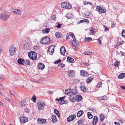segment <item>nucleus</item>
<instances>
[{
  "label": "nucleus",
  "instance_id": "4be33fe9",
  "mask_svg": "<svg viewBox=\"0 0 125 125\" xmlns=\"http://www.w3.org/2000/svg\"><path fill=\"white\" fill-rule=\"evenodd\" d=\"M125 76V73H121L120 75L118 76V79H123L124 78Z\"/></svg>",
  "mask_w": 125,
  "mask_h": 125
},
{
  "label": "nucleus",
  "instance_id": "49530a36",
  "mask_svg": "<svg viewBox=\"0 0 125 125\" xmlns=\"http://www.w3.org/2000/svg\"><path fill=\"white\" fill-rule=\"evenodd\" d=\"M90 32L92 33V34H93L94 33V29H93L92 27H91V28L90 30Z\"/></svg>",
  "mask_w": 125,
  "mask_h": 125
},
{
  "label": "nucleus",
  "instance_id": "bb28decb",
  "mask_svg": "<svg viewBox=\"0 0 125 125\" xmlns=\"http://www.w3.org/2000/svg\"><path fill=\"white\" fill-rule=\"evenodd\" d=\"M24 65H30V62L29 60H26L25 61L24 60Z\"/></svg>",
  "mask_w": 125,
  "mask_h": 125
},
{
  "label": "nucleus",
  "instance_id": "3c124183",
  "mask_svg": "<svg viewBox=\"0 0 125 125\" xmlns=\"http://www.w3.org/2000/svg\"><path fill=\"white\" fill-rule=\"evenodd\" d=\"M62 24L58 23V25L56 26L58 28H60L62 26Z\"/></svg>",
  "mask_w": 125,
  "mask_h": 125
},
{
  "label": "nucleus",
  "instance_id": "a18cd8bd",
  "mask_svg": "<svg viewBox=\"0 0 125 125\" xmlns=\"http://www.w3.org/2000/svg\"><path fill=\"white\" fill-rule=\"evenodd\" d=\"M83 4L84 5H86V4H90V5L92 6L93 4H92V3L91 2H86V1H84L83 2Z\"/></svg>",
  "mask_w": 125,
  "mask_h": 125
},
{
  "label": "nucleus",
  "instance_id": "338daca9",
  "mask_svg": "<svg viewBox=\"0 0 125 125\" xmlns=\"http://www.w3.org/2000/svg\"><path fill=\"white\" fill-rule=\"evenodd\" d=\"M24 110L26 112H29V110H28V109L27 108H26Z\"/></svg>",
  "mask_w": 125,
  "mask_h": 125
},
{
  "label": "nucleus",
  "instance_id": "473e14b6",
  "mask_svg": "<svg viewBox=\"0 0 125 125\" xmlns=\"http://www.w3.org/2000/svg\"><path fill=\"white\" fill-rule=\"evenodd\" d=\"M93 78L92 77H90L87 79V82L88 83H89L90 82H91Z\"/></svg>",
  "mask_w": 125,
  "mask_h": 125
},
{
  "label": "nucleus",
  "instance_id": "4c0bfd02",
  "mask_svg": "<svg viewBox=\"0 0 125 125\" xmlns=\"http://www.w3.org/2000/svg\"><path fill=\"white\" fill-rule=\"evenodd\" d=\"M100 120L102 121H103L105 118L103 114H101L100 115Z\"/></svg>",
  "mask_w": 125,
  "mask_h": 125
},
{
  "label": "nucleus",
  "instance_id": "2f4dec72",
  "mask_svg": "<svg viewBox=\"0 0 125 125\" xmlns=\"http://www.w3.org/2000/svg\"><path fill=\"white\" fill-rule=\"evenodd\" d=\"M81 89L82 91L83 92H86V90L85 87V86H81Z\"/></svg>",
  "mask_w": 125,
  "mask_h": 125
},
{
  "label": "nucleus",
  "instance_id": "dca6fc26",
  "mask_svg": "<svg viewBox=\"0 0 125 125\" xmlns=\"http://www.w3.org/2000/svg\"><path fill=\"white\" fill-rule=\"evenodd\" d=\"M70 96L69 100L72 102H73L75 101V96L74 97V95L73 94H69Z\"/></svg>",
  "mask_w": 125,
  "mask_h": 125
},
{
  "label": "nucleus",
  "instance_id": "13d9d810",
  "mask_svg": "<svg viewBox=\"0 0 125 125\" xmlns=\"http://www.w3.org/2000/svg\"><path fill=\"white\" fill-rule=\"evenodd\" d=\"M25 104L24 102H22L21 103V104H20V106L21 107H23L24 105H25Z\"/></svg>",
  "mask_w": 125,
  "mask_h": 125
},
{
  "label": "nucleus",
  "instance_id": "a19ab883",
  "mask_svg": "<svg viewBox=\"0 0 125 125\" xmlns=\"http://www.w3.org/2000/svg\"><path fill=\"white\" fill-rule=\"evenodd\" d=\"M31 100L33 102H35L36 100V97L34 95L31 98Z\"/></svg>",
  "mask_w": 125,
  "mask_h": 125
},
{
  "label": "nucleus",
  "instance_id": "c756f323",
  "mask_svg": "<svg viewBox=\"0 0 125 125\" xmlns=\"http://www.w3.org/2000/svg\"><path fill=\"white\" fill-rule=\"evenodd\" d=\"M87 116L88 118L90 119L92 118L93 117L92 115L91 114L90 112L87 113Z\"/></svg>",
  "mask_w": 125,
  "mask_h": 125
},
{
  "label": "nucleus",
  "instance_id": "bf43d9fd",
  "mask_svg": "<svg viewBox=\"0 0 125 125\" xmlns=\"http://www.w3.org/2000/svg\"><path fill=\"white\" fill-rule=\"evenodd\" d=\"M107 96L105 95L103 96V100H106L107 99Z\"/></svg>",
  "mask_w": 125,
  "mask_h": 125
},
{
  "label": "nucleus",
  "instance_id": "20e7f679",
  "mask_svg": "<svg viewBox=\"0 0 125 125\" xmlns=\"http://www.w3.org/2000/svg\"><path fill=\"white\" fill-rule=\"evenodd\" d=\"M9 17V15L6 13H2L0 15V19L5 21L8 20Z\"/></svg>",
  "mask_w": 125,
  "mask_h": 125
},
{
  "label": "nucleus",
  "instance_id": "680f3d73",
  "mask_svg": "<svg viewBox=\"0 0 125 125\" xmlns=\"http://www.w3.org/2000/svg\"><path fill=\"white\" fill-rule=\"evenodd\" d=\"M72 48L73 49L75 50V48H76V47L75 46V45H74V44L73 45H72Z\"/></svg>",
  "mask_w": 125,
  "mask_h": 125
},
{
  "label": "nucleus",
  "instance_id": "1a4fd4ad",
  "mask_svg": "<svg viewBox=\"0 0 125 125\" xmlns=\"http://www.w3.org/2000/svg\"><path fill=\"white\" fill-rule=\"evenodd\" d=\"M76 117V115H73L69 116L67 119V121L69 122L75 119Z\"/></svg>",
  "mask_w": 125,
  "mask_h": 125
},
{
  "label": "nucleus",
  "instance_id": "aec40b11",
  "mask_svg": "<svg viewBox=\"0 0 125 125\" xmlns=\"http://www.w3.org/2000/svg\"><path fill=\"white\" fill-rule=\"evenodd\" d=\"M82 98V96L80 95L75 96V101L79 102L81 100Z\"/></svg>",
  "mask_w": 125,
  "mask_h": 125
},
{
  "label": "nucleus",
  "instance_id": "72a5a7b5",
  "mask_svg": "<svg viewBox=\"0 0 125 125\" xmlns=\"http://www.w3.org/2000/svg\"><path fill=\"white\" fill-rule=\"evenodd\" d=\"M56 18V15L54 14H52L51 16V20H52L55 21Z\"/></svg>",
  "mask_w": 125,
  "mask_h": 125
},
{
  "label": "nucleus",
  "instance_id": "7c9ffc66",
  "mask_svg": "<svg viewBox=\"0 0 125 125\" xmlns=\"http://www.w3.org/2000/svg\"><path fill=\"white\" fill-rule=\"evenodd\" d=\"M92 40V38L90 37H87L85 38L84 41L86 42H91Z\"/></svg>",
  "mask_w": 125,
  "mask_h": 125
},
{
  "label": "nucleus",
  "instance_id": "6e6552de",
  "mask_svg": "<svg viewBox=\"0 0 125 125\" xmlns=\"http://www.w3.org/2000/svg\"><path fill=\"white\" fill-rule=\"evenodd\" d=\"M37 104L39 105L38 109L39 110L43 109L45 106L44 104L42 101H41L40 103H37Z\"/></svg>",
  "mask_w": 125,
  "mask_h": 125
},
{
  "label": "nucleus",
  "instance_id": "412c9836",
  "mask_svg": "<svg viewBox=\"0 0 125 125\" xmlns=\"http://www.w3.org/2000/svg\"><path fill=\"white\" fill-rule=\"evenodd\" d=\"M72 45L74 44V45L78 46L79 44V43L77 41L76 39H73V41L72 42Z\"/></svg>",
  "mask_w": 125,
  "mask_h": 125
},
{
  "label": "nucleus",
  "instance_id": "7ed1b4c3",
  "mask_svg": "<svg viewBox=\"0 0 125 125\" xmlns=\"http://www.w3.org/2000/svg\"><path fill=\"white\" fill-rule=\"evenodd\" d=\"M50 41V38L47 37H45L42 38L40 41V43L42 44H46L48 43Z\"/></svg>",
  "mask_w": 125,
  "mask_h": 125
},
{
  "label": "nucleus",
  "instance_id": "5701e85b",
  "mask_svg": "<svg viewBox=\"0 0 125 125\" xmlns=\"http://www.w3.org/2000/svg\"><path fill=\"white\" fill-rule=\"evenodd\" d=\"M83 113V111H79L78 112L77 114V116L78 117H80L82 115Z\"/></svg>",
  "mask_w": 125,
  "mask_h": 125
},
{
  "label": "nucleus",
  "instance_id": "c85d7f7f",
  "mask_svg": "<svg viewBox=\"0 0 125 125\" xmlns=\"http://www.w3.org/2000/svg\"><path fill=\"white\" fill-rule=\"evenodd\" d=\"M52 122H55L57 121L56 116L55 115H52Z\"/></svg>",
  "mask_w": 125,
  "mask_h": 125
},
{
  "label": "nucleus",
  "instance_id": "4468645a",
  "mask_svg": "<svg viewBox=\"0 0 125 125\" xmlns=\"http://www.w3.org/2000/svg\"><path fill=\"white\" fill-rule=\"evenodd\" d=\"M24 60L21 58H20L18 60V62L20 64L24 65Z\"/></svg>",
  "mask_w": 125,
  "mask_h": 125
},
{
  "label": "nucleus",
  "instance_id": "f704fd0d",
  "mask_svg": "<svg viewBox=\"0 0 125 125\" xmlns=\"http://www.w3.org/2000/svg\"><path fill=\"white\" fill-rule=\"evenodd\" d=\"M66 17L68 19H70L72 18L71 14L70 13H68L66 15Z\"/></svg>",
  "mask_w": 125,
  "mask_h": 125
},
{
  "label": "nucleus",
  "instance_id": "c9c22d12",
  "mask_svg": "<svg viewBox=\"0 0 125 125\" xmlns=\"http://www.w3.org/2000/svg\"><path fill=\"white\" fill-rule=\"evenodd\" d=\"M92 52L89 51L85 52H84V54L86 55H91L92 54Z\"/></svg>",
  "mask_w": 125,
  "mask_h": 125
},
{
  "label": "nucleus",
  "instance_id": "2eb2a0df",
  "mask_svg": "<svg viewBox=\"0 0 125 125\" xmlns=\"http://www.w3.org/2000/svg\"><path fill=\"white\" fill-rule=\"evenodd\" d=\"M44 67V65L42 63H39L38 65V68L39 69H43Z\"/></svg>",
  "mask_w": 125,
  "mask_h": 125
},
{
  "label": "nucleus",
  "instance_id": "f257e3e1",
  "mask_svg": "<svg viewBox=\"0 0 125 125\" xmlns=\"http://www.w3.org/2000/svg\"><path fill=\"white\" fill-rule=\"evenodd\" d=\"M96 10L100 14L104 13L106 11V9L101 6H98L96 7Z\"/></svg>",
  "mask_w": 125,
  "mask_h": 125
},
{
  "label": "nucleus",
  "instance_id": "cd10ccee",
  "mask_svg": "<svg viewBox=\"0 0 125 125\" xmlns=\"http://www.w3.org/2000/svg\"><path fill=\"white\" fill-rule=\"evenodd\" d=\"M71 92H72V94H73V95H74L75 94H76L77 93V91L75 89L71 90H70Z\"/></svg>",
  "mask_w": 125,
  "mask_h": 125
},
{
  "label": "nucleus",
  "instance_id": "6ab92c4d",
  "mask_svg": "<svg viewBox=\"0 0 125 125\" xmlns=\"http://www.w3.org/2000/svg\"><path fill=\"white\" fill-rule=\"evenodd\" d=\"M74 61V59L71 57L68 56L67 58V61L70 63H73Z\"/></svg>",
  "mask_w": 125,
  "mask_h": 125
},
{
  "label": "nucleus",
  "instance_id": "9b49d317",
  "mask_svg": "<svg viewBox=\"0 0 125 125\" xmlns=\"http://www.w3.org/2000/svg\"><path fill=\"white\" fill-rule=\"evenodd\" d=\"M28 121V119L25 116H22L20 118V121L23 123H25Z\"/></svg>",
  "mask_w": 125,
  "mask_h": 125
},
{
  "label": "nucleus",
  "instance_id": "774afa93",
  "mask_svg": "<svg viewBox=\"0 0 125 125\" xmlns=\"http://www.w3.org/2000/svg\"><path fill=\"white\" fill-rule=\"evenodd\" d=\"M121 88L122 89H125V86H121Z\"/></svg>",
  "mask_w": 125,
  "mask_h": 125
},
{
  "label": "nucleus",
  "instance_id": "39448f33",
  "mask_svg": "<svg viewBox=\"0 0 125 125\" xmlns=\"http://www.w3.org/2000/svg\"><path fill=\"white\" fill-rule=\"evenodd\" d=\"M62 8L66 9H70L71 8V6L66 2H64L61 4Z\"/></svg>",
  "mask_w": 125,
  "mask_h": 125
},
{
  "label": "nucleus",
  "instance_id": "de8ad7c7",
  "mask_svg": "<svg viewBox=\"0 0 125 125\" xmlns=\"http://www.w3.org/2000/svg\"><path fill=\"white\" fill-rule=\"evenodd\" d=\"M33 48L35 51H36L38 50L39 48L38 46L36 45L34 46Z\"/></svg>",
  "mask_w": 125,
  "mask_h": 125
},
{
  "label": "nucleus",
  "instance_id": "603ef678",
  "mask_svg": "<svg viewBox=\"0 0 125 125\" xmlns=\"http://www.w3.org/2000/svg\"><path fill=\"white\" fill-rule=\"evenodd\" d=\"M120 45V43H119V42H118L115 45V48L117 47L118 46H119Z\"/></svg>",
  "mask_w": 125,
  "mask_h": 125
},
{
  "label": "nucleus",
  "instance_id": "5fc2aeb1",
  "mask_svg": "<svg viewBox=\"0 0 125 125\" xmlns=\"http://www.w3.org/2000/svg\"><path fill=\"white\" fill-rule=\"evenodd\" d=\"M60 104L61 105H62L64 104H65V102H64L63 100H62L61 101L59 102Z\"/></svg>",
  "mask_w": 125,
  "mask_h": 125
},
{
  "label": "nucleus",
  "instance_id": "58836bf2",
  "mask_svg": "<svg viewBox=\"0 0 125 125\" xmlns=\"http://www.w3.org/2000/svg\"><path fill=\"white\" fill-rule=\"evenodd\" d=\"M70 92H71L70 90L68 89L65 90V93L66 94L68 95V94H70Z\"/></svg>",
  "mask_w": 125,
  "mask_h": 125
},
{
  "label": "nucleus",
  "instance_id": "6e6d98bb",
  "mask_svg": "<svg viewBox=\"0 0 125 125\" xmlns=\"http://www.w3.org/2000/svg\"><path fill=\"white\" fill-rule=\"evenodd\" d=\"M17 14L19 15H20L21 14V12L20 10H18L17 9Z\"/></svg>",
  "mask_w": 125,
  "mask_h": 125
},
{
  "label": "nucleus",
  "instance_id": "e433bc0d",
  "mask_svg": "<svg viewBox=\"0 0 125 125\" xmlns=\"http://www.w3.org/2000/svg\"><path fill=\"white\" fill-rule=\"evenodd\" d=\"M83 122V121L82 119L80 120L77 121L78 125H82Z\"/></svg>",
  "mask_w": 125,
  "mask_h": 125
},
{
  "label": "nucleus",
  "instance_id": "79ce46f5",
  "mask_svg": "<svg viewBox=\"0 0 125 125\" xmlns=\"http://www.w3.org/2000/svg\"><path fill=\"white\" fill-rule=\"evenodd\" d=\"M58 66H60V67L63 68L64 67L65 64L62 63H60L58 64Z\"/></svg>",
  "mask_w": 125,
  "mask_h": 125
},
{
  "label": "nucleus",
  "instance_id": "0eeeda50",
  "mask_svg": "<svg viewBox=\"0 0 125 125\" xmlns=\"http://www.w3.org/2000/svg\"><path fill=\"white\" fill-rule=\"evenodd\" d=\"M81 75L83 77H87L89 75L88 73L84 70L80 71Z\"/></svg>",
  "mask_w": 125,
  "mask_h": 125
},
{
  "label": "nucleus",
  "instance_id": "f03ea898",
  "mask_svg": "<svg viewBox=\"0 0 125 125\" xmlns=\"http://www.w3.org/2000/svg\"><path fill=\"white\" fill-rule=\"evenodd\" d=\"M29 58L33 60H36L37 57V53L31 51L28 53Z\"/></svg>",
  "mask_w": 125,
  "mask_h": 125
},
{
  "label": "nucleus",
  "instance_id": "0e129e2a",
  "mask_svg": "<svg viewBox=\"0 0 125 125\" xmlns=\"http://www.w3.org/2000/svg\"><path fill=\"white\" fill-rule=\"evenodd\" d=\"M3 86L1 84H0V90H1L2 89H3Z\"/></svg>",
  "mask_w": 125,
  "mask_h": 125
},
{
  "label": "nucleus",
  "instance_id": "09e8293b",
  "mask_svg": "<svg viewBox=\"0 0 125 125\" xmlns=\"http://www.w3.org/2000/svg\"><path fill=\"white\" fill-rule=\"evenodd\" d=\"M102 82H99L98 83V84L97 85L96 87H97L99 88L102 85Z\"/></svg>",
  "mask_w": 125,
  "mask_h": 125
},
{
  "label": "nucleus",
  "instance_id": "37998d69",
  "mask_svg": "<svg viewBox=\"0 0 125 125\" xmlns=\"http://www.w3.org/2000/svg\"><path fill=\"white\" fill-rule=\"evenodd\" d=\"M101 38V37H100L98 39V44H100L101 45L102 44V43L101 42V40H100Z\"/></svg>",
  "mask_w": 125,
  "mask_h": 125
},
{
  "label": "nucleus",
  "instance_id": "f8f14e48",
  "mask_svg": "<svg viewBox=\"0 0 125 125\" xmlns=\"http://www.w3.org/2000/svg\"><path fill=\"white\" fill-rule=\"evenodd\" d=\"M68 73L69 76L73 77L74 76V72L73 70L69 71L68 72Z\"/></svg>",
  "mask_w": 125,
  "mask_h": 125
},
{
  "label": "nucleus",
  "instance_id": "ddd939ff",
  "mask_svg": "<svg viewBox=\"0 0 125 125\" xmlns=\"http://www.w3.org/2000/svg\"><path fill=\"white\" fill-rule=\"evenodd\" d=\"M98 119L96 116H94L93 118L92 123L93 125H95L98 121Z\"/></svg>",
  "mask_w": 125,
  "mask_h": 125
},
{
  "label": "nucleus",
  "instance_id": "69168bd1",
  "mask_svg": "<svg viewBox=\"0 0 125 125\" xmlns=\"http://www.w3.org/2000/svg\"><path fill=\"white\" fill-rule=\"evenodd\" d=\"M121 55L123 56H124L125 55V54L122 51L120 52Z\"/></svg>",
  "mask_w": 125,
  "mask_h": 125
},
{
  "label": "nucleus",
  "instance_id": "a878e982",
  "mask_svg": "<svg viewBox=\"0 0 125 125\" xmlns=\"http://www.w3.org/2000/svg\"><path fill=\"white\" fill-rule=\"evenodd\" d=\"M54 112L57 115L58 117H60V115L59 111L56 109H55L54 111Z\"/></svg>",
  "mask_w": 125,
  "mask_h": 125
},
{
  "label": "nucleus",
  "instance_id": "a211bd4d",
  "mask_svg": "<svg viewBox=\"0 0 125 125\" xmlns=\"http://www.w3.org/2000/svg\"><path fill=\"white\" fill-rule=\"evenodd\" d=\"M38 123H44L46 121V119L42 118H38L37 119Z\"/></svg>",
  "mask_w": 125,
  "mask_h": 125
},
{
  "label": "nucleus",
  "instance_id": "052dcab7",
  "mask_svg": "<svg viewBox=\"0 0 125 125\" xmlns=\"http://www.w3.org/2000/svg\"><path fill=\"white\" fill-rule=\"evenodd\" d=\"M3 77L2 76H0V82H1L3 80Z\"/></svg>",
  "mask_w": 125,
  "mask_h": 125
},
{
  "label": "nucleus",
  "instance_id": "864d4df0",
  "mask_svg": "<svg viewBox=\"0 0 125 125\" xmlns=\"http://www.w3.org/2000/svg\"><path fill=\"white\" fill-rule=\"evenodd\" d=\"M116 25V23L115 22H113L112 23L111 27H113Z\"/></svg>",
  "mask_w": 125,
  "mask_h": 125
},
{
  "label": "nucleus",
  "instance_id": "b1692460",
  "mask_svg": "<svg viewBox=\"0 0 125 125\" xmlns=\"http://www.w3.org/2000/svg\"><path fill=\"white\" fill-rule=\"evenodd\" d=\"M50 30V29L48 28L45 29L42 31V32L43 33H48Z\"/></svg>",
  "mask_w": 125,
  "mask_h": 125
},
{
  "label": "nucleus",
  "instance_id": "ea45409f",
  "mask_svg": "<svg viewBox=\"0 0 125 125\" xmlns=\"http://www.w3.org/2000/svg\"><path fill=\"white\" fill-rule=\"evenodd\" d=\"M61 61V60L59 59L58 60H57L55 61L54 62V64H57L58 63H60Z\"/></svg>",
  "mask_w": 125,
  "mask_h": 125
},
{
  "label": "nucleus",
  "instance_id": "8fccbe9b",
  "mask_svg": "<svg viewBox=\"0 0 125 125\" xmlns=\"http://www.w3.org/2000/svg\"><path fill=\"white\" fill-rule=\"evenodd\" d=\"M114 65L115 66L117 67L118 65V62H115Z\"/></svg>",
  "mask_w": 125,
  "mask_h": 125
},
{
  "label": "nucleus",
  "instance_id": "393cba45",
  "mask_svg": "<svg viewBox=\"0 0 125 125\" xmlns=\"http://www.w3.org/2000/svg\"><path fill=\"white\" fill-rule=\"evenodd\" d=\"M55 36L57 38H61L62 37V35L61 32H57L55 33Z\"/></svg>",
  "mask_w": 125,
  "mask_h": 125
},
{
  "label": "nucleus",
  "instance_id": "423d86ee",
  "mask_svg": "<svg viewBox=\"0 0 125 125\" xmlns=\"http://www.w3.org/2000/svg\"><path fill=\"white\" fill-rule=\"evenodd\" d=\"M15 49L14 46H11L9 49V52L11 56L15 55Z\"/></svg>",
  "mask_w": 125,
  "mask_h": 125
},
{
  "label": "nucleus",
  "instance_id": "c03bdc74",
  "mask_svg": "<svg viewBox=\"0 0 125 125\" xmlns=\"http://www.w3.org/2000/svg\"><path fill=\"white\" fill-rule=\"evenodd\" d=\"M122 35L123 37L125 38V30L122 31Z\"/></svg>",
  "mask_w": 125,
  "mask_h": 125
},
{
  "label": "nucleus",
  "instance_id": "e2e57ef3",
  "mask_svg": "<svg viewBox=\"0 0 125 125\" xmlns=\"http://www.w3.org/2000/svg\"><path fill=\"white\" fill-rule=\"evenodd\" d=\"M88 13H86V14H85V16H86V18H87L89 16V14H90L89 13L88 14Z\"/></svg>",
  "mask_w": 125,
  "mask_h": 125
},
{
  "label": "nucleus",
  "instance_id": "4d7b16f0",
  "mask_svg": "<svg viewBox=\"0 0 125 125\" xmlns=\"http://www.w3.org/2000/svg\"><path fill=\"white\" fill-rule=\"evenodd\" d=\"M56 100L58 101V102H59L60 101H61L62 100V99L61 98V97L59 98V99H56Z\"/></svg>",
  "mask_w": 125,
  "mask_h": 125
},
{
  "label": "nucleus",
  "instance_id": "f3484780",
  "mask_svg": "<svg viewBox=\"0 0 125 125\" xmlns=\"http://www.w3.org/2000/svg\"><path fill=\"white\" fill-rule=\"evenodd\" d=\"M52 47H53V45L50 46L48 48L47 53H48L49 54L51 55H52L53 53V51H52L51 50Z\"/></svg>",
  "mask_w": 125,
  "mask_h": 125
},
{
  "label": "nucleus",
  "instance_id": "9d476101",
  "mask_svg": "<svg viewBox=\"0 0 125 125\" xmlns=\"http://www.w3.org/2000/svg\"><path fill=\"white\" fill-rule=\"evenodd\" d=\"M66 51V49L63 46H62L61 48L60 52L62 55L63 56L65 55Z\"/></svg>",
  "mask_w": 125,
  "mask_h": 125
}]
</instances>
